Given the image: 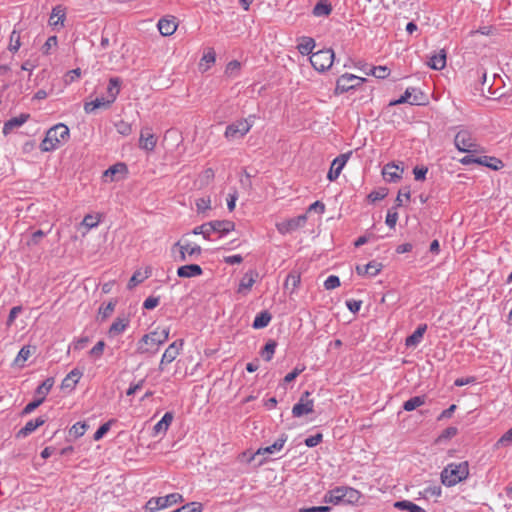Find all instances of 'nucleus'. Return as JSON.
<instances>
[{"mask_svg":"<svg viewBox=\"0 0 512 512\" xmlns=\"http://www.w3.org/2000/svg\"><path fill=\"white\" fill-rule=\"evenodd\" d=\"M340 286V279L336 275H330L324 282V287L327 290H332Z\"/></svg>","mask_w":512,"mask_h":512,"instance_id":"obj_54","label":"nucleus"},{"mask_svg":"<svg viewBox=\"0 0 512 512\" xmlns=\"http://www.w3.org/2000/svg\"><path fill=\"white\" fill-rule=\"evenodd\" d=\"M162 499L163 503L165 504V507H168L172 504H176L183 500L182 495L179 493H171L169 495L162 496Z\"/></svg>","mask_w":512,"mask_h":512,"instance_id":"obj_50","label":"nucleus"},{"mask_svg":"<svg viewBox=\"0 0 512 512\" xmlns=\"http://www.w3.org/2000/svg\"><path fill=\"white\" fill-rule=\"evenodd\" d=\"M305 370V366H302V367H299V366H296L290 373H288L283 381L284 383H290L292 382L293 380L296 379V377L301 374L303 371Z\"/></svg>","mask_w":512,"mask_h":512,"instance_id":"obj_58","label":"nucleus"},{"mask_svg":"<svg viewBox=\"0 0 512 512\" xmlns=\"http://www.w3.org/2000/svg\"><path fill=\"white\" fill-rule=\"evenodd\" d=\"M88 428V424L86 422H77L75 423L69 430V435L75 439L84 435Z\"/></svg>","mask_w":512,"mask_h":512,"instance_id":"obj_42","label":"nucleus"},{"mask_svg":"<svg viewBox=\"0 0 512 512\" xmlns=\"http://www.w3.org/2000/svg\"><path fill=\"white\" fill-rule=\"evenodd\" d=\"M287 438L288 437L286 434H282L272 445L266 446L264 448H259L256 454H273L277 451H280L283 448L284 444L286 443Z\"/></svg>","mask_w":512,"mask_h":512,"instance_id":"obj_24","label":"nucleus"},{"mask_svg":"<svg viewBox=\"0 0 512 512\" xmlns=\"http://www.w3.org/2000/svg\"><path fill=\"white\" fill-rule=\"evenodd\" d=\"M458 433V429L454 426L447 427L442 431L440 436L438 437V441L441 442L443 440H448L456 436Z\"/></svg>","mask_w":512,"mask_h":512,"instance_id":"obj_51","label":"nucleus"},{"mask_svg":"<svg viewBox=\"0 0 512 512\" xmlns=\"http://www.w3.org/2000/svg\"><path fill=\"white\" fill-rule=\"evenodd\" d=\"M427 172H428V168L427 167H425V166H421V167L416 166L413 169V174H414L415 180H417V181L425 180Z\"/></svg>","mask_w":512,"mask_h":512,"instance_id":"obj_62","label":"nucleus"},{"mask_svg":"<svg viewBox=\"0 0 512 512\" xmlns=\"http://www.w3.org/2000/svg\"><path fill=\"white\" fill-rule=\"evenodd\" d=\"M402 172L403 169H400L399 166L394 163H388L384 166L382 174L388 182H397L401 179Z\"/></svg>","mask_w":512,"mask_h":512,"instance_id":"obj_20","label":"nucleus"},{"mask_svg":"<svg viewBox=\"0 0 512 512\" xmlns=\"http://www.w3.org/2000/svg\"><path fill=\"white\" fill-rule=\"evenodd\" d=\"M364 82H366L365 78L345 73L337 79L334 94L339 95L346 93L352 89H356Z\"/></svg>","mask_w":512,"mask_h":512,"instance_id":"obj_9","label":"nucleus"},{"mask_svg":"<svg viewBox=\"0 0 512 512\" xmlns=\"http://www.w3.org/2000/svg\"><path fill=\"white\" fill-rule=\"evenodd\" d=\"M172 421H173V414L171 412H166L163 415L162 419L154 425V427H153L154 433L155 434L165 433L167 431L168 427L171 425Z\"/></svg>","mask_w":512,"mask_h":512,"instance_id":"obj_30","label":"nucleus"},{"mask_svg":"<svg viewBox=\"0 0 512 512\" xmlns=\"http://www.w3.org/2000/svg\"><path fill=\"white\" fill-rule=\"evenodd\" d=\"M81 376H82V372L79 369L74 368L62 380L61 388L63 390H65V389L73 390L75 388L76 384L79 382Z\"/></svg>","mask_w":512,"mask_h":512,"instance_id":"obj_21","label":"nucleus"},{"mask_svg":"<svg viewBox=\"0 0 512 512\" xmlns=\"http://www.w3.org/2000/svg\"><path fill=\"white\" fill-rule=\"evenodd\" d=\"M315 47V41L311 37H302L301 42L298 44L297 49L302 55H309L312 53L313 48Z\"/></svg>","mask_w":512,"mask_h":512,"instance_id":"obj_35","label":"nucleus"},{"mask_svg":"<svg viewBox=\"0 0 512 512\" xmlns=\"http://www.w3.org/2000/svg\"><path fill=\"white\" fill-rule=\"evenodd\" d=\"M46 420L40 416L34 420L28 421L24 427L17 432L18 438H24L33 433L38 427L42 426Z\"/></svg>","mask_w":512,"mask_h":512,"instance_id":"obj_19","label":"nucleus"},{"mask_svg":"<svg viewBox=\"0 0 512 512\" xmlns=\"http://www.w3.org/2000/svg\"><path fill=\"white\" fill-rule=\"evenodd\" d=\"M361 498V493L348 486H338L334 489L329 490L323 501L333 505H350L356 504Z\"/></svg>","mask_w":512,"mask_h":512,"instance_id":"obj_1","label":"nucleus"},{"mask_svg":"<svg viewBox=\"0 0 512 512\" xmlns=\"http://www.w3.org/2000/svg\"><path fill=\"white\" fill-rule=\"evenodd\" d=\"M111 105L110 101L107 98L101 97L96 98L94 101L85 102L84 111L88 114L93 113L96 109L99 108H109Z\"/></svg>","mask_w":512,"mask_h":512,"instance_id":"obj_27","label":"nucleus"},{"mask_svg":"<svg viewBox=\"0 0 512 512\" xmlns=\"http://www.w3.org/2000/svg\"><path fill=\"white\" fill-rule=\"evenodd\" d=\"M163 508L166 507L165 504L163 503L162 497H153L150 500H148L145 505V509L149 512H155Z\"/></svg>","mask_w":512,"mask_h":512,"instance_id":"obj_43","label":"nucleus"},{"mask_svg":"<svg viewBox=\"0 0 512 512\" xmlns=\"http://www.w3.org/2000/svg\"><path fill=\"white\" fill-rule=\"evenodd\" d=\"M426 100V96L422 91L412 87L411 105H423Z\"/></svg>","mask_w":512,"mask_h":512,"instance_id":"obj_46","label":"nucleus"},{"mask_svg":"<svg viewBox=\"0 0 512 512\" xmlns=\"http://www.w3.org/2000/svg\"><path fill=\"white\" fill-rule=\"evenodd\" d=\"M202 253L199 245H192L180 239L171 247V256L175 262H186L188 260L197 259Z\"/></svg>","mask_w":512,"mask_h":512,"instance_id":"obj_5","label":"nucleus"},{"mask_svg":"<svg viewBox=\"0 0 512 512\" xmlns=\"http://www.w3.org/2000/svg\"><path fill=\"white\" fill-rule=\"evenodd\" d=\"M203 270L198 264H188L180 266L177 269V275L180 278H192L202 275Z\"/></svg>","mask_w":512,"mask_h":512,"instance_id":"obj_18","label":"nucleus"},{"mask_svg":"<svg viewBox=\"0 0 512 512\" xmlns=\"http://www.w3.org/2000/svg\"><path fill=\"white\" fill-rule=\"evenodd\" d=\"M114 308H115V304L113 302H109L105 306L102 305L99 308V315H101L102 318L105 319V318L109 317L113 313Z\"/></svg>","mask_w":512,"mask_h":512,"instance_id":"obj_60","label":"nucleus"},{"mask_svg":"<svg viewBox=\"0 0 512 512\" xmlns=\"http://www.w3.org/2000/svg\"><path fill=\"white\" fill-rule=\"evenodd\" d=\"M117 131L122 135H129L132 132L131 125L125 121H119L116 124Z\"/></svg>","mask_w":512,"mask_h":512,"instance_id":"obj_63","label":"nucleus"},{"mask_svg":"<svg viewBox=\"0 0 512 512\" xmlns=\"http://www.w3.org/2000/svg\"><path fill=\"white\" fill-rule=\"evenodd\" d=\"M54 385V379L53 378H47L45 379L36 389L35 394L42 399L45 400L47 394L50 392L51 388Z\"/></svg>","mask_w":512,"mask_h":512,"instance_id":"obj_36","label":"nucleus"},{"mask_svg":"<svg viewBox=\"0 0 512 512\" xmlns=\"http://www.w3.org/2000/svg\"><path fill=\"white\" fill-rule=\"evenodd\" d=\"M367 75H373L378 79H385L389 76L390 70L386 66H373L369 68V71H366Z\"/></svg>","mask_w":512,"mask_h":512,"instance_id":"obj_41","label":"nucleus"},{"mask_svg":"<svg viewBox=\"0 0 512 512\" xmlns=\"http://www.w3.org/2000/svg\"><path fill=\"white\" fill-rule=\"evenodd\" d=\"M427 330V324H420L417 329L406 338L405 345L407 347H416L423 338V335L425 334Z\"/></svg>","mask_w":512,"mask_h":512,"instance_id":"obj_22","label":"nucleus"},{"mask_svg":"<svg viewBox=\"0 0 512 512\" xmlns=\"http://www.w3.org/2000/svg\"><path fill=\"white\" fill-rule=\"evenodd\" d=\"M148 277L149 273L147 271L144 274L140 271L134 272V274L132 275L128 282L127 288L130 290L135 288L138 284L142 283Z\"/></svg>","mask_w":512,"mask_h":512,"instance_id":"obj_44","label":"nucleus"},{"mask_svg":"<svg viewBox=\"0 0 512 512\" xmlns=\"http://www.w3.org/2000/svg\"><path fill=\"white\" fill-rule=\"evenodd\" d=\"M112 422L113 420H109L108 422L102 424L94 433L93 439L95 441H99L100 439H102L103 436L110 430Z\"/></svg>","mask_w":512,"mask_h":512,"instance_id":"obj_49","label":"nucleus"},{"mask_svg":"<svg viewBox=\"0 0 512 512\" xmlns=\"http://www.w3.org/2000/svg\"><path fill=\"white\" fill-rule=\"evenodd\" d=\"M69 136V128L63 123H58L46 132V136L40 144V149L43 152L53 151L65 143Z\"/></svg>","mask_w":512,"mask_h":512,"instance_id":"obj_3","label":"nucleus"},{"mask_svg":"<svg viewBox=\"0 0 512 512\" xmlns=\"http://www.w3.org/2000/svg\"><path fill=\"white\" fill-rule=\"evenodd\" d=\"M427 65L434 70H442L446 66V52L440 50L438 53L432 55L427 62Z\"/></svg>","mask_w":512,"mask_h":512,"instance_id":"obj_23","label":"nucleus"},{"mask_svg":"<svg viewBox=\"0 0 512 512\" xmlns=\"http://www.w3.org/2000/svg\"><path fill=\"white\" fill-rule=\"evenodd\" d=\"M214 232L219 233L220 236L226 235L235 229L234 222L230 220H215L212 221Z\"/></svg>","mask_w":512,"mask_h":512,"instance_id":"obj_25","label":"nucleus"},{"mask_svg":"<svg viewBox=\"0 0 512 512\" xmlns=\"http://www.w3.org/2000/svg\"><path fill=\"white\" fill-rule=\"evenodd\" d=\"M120 86H121L120 78H118V77L110 78L109 84L107 87V97L106 98L110 101L111 104L116 100V98L120 92Z\"/></svg>","mask_w":512,"mask_h":512,"instance_id":"obj_26","label":"nucleus"},{"mask_svg":"<svg viewBox=\"0 0 512 512\" xmlns=\"http://www.w3.org/2000/svg\"><path fill=\"white\" fill-rule=\"evenodd\" d=\"M478 165L486 166L492 170H500L504 167L502 160L493 156H480Z\"/></svg>","mask_w":512,"mask_h":512,"instance_id":"obj_29","label":"nucleus"},{"mask_svg":"<svg viewBox=\"0 0 512 512\" xmlns=\"http://www.w3.org/2000/svg\"><path fill=\"white\" fill-rule=\"evenodd\" d=\"M423 404H425V396H414L404 402L403 409L405 411H413Z\"/></svg>","mask_w":512,"mask_h":512,"instance_id":"obj_38","label":"nucleus"},{"mask_svg":"<svg viewBox=\"0 0 512 512\" xmlns=\"http://www.w3.org/2000/svg\"><path fill=\"white\" fill-rule=\"evenodd\" d=\"M157 143V138L152 132V128L144 127L140 132L139 147L146 151H153Z\"/></svg>","mask_w":512,"mask_h":512,"instance_id":"obj_13","label":"nucleus"},{"mask_svg":"<svg viewBox=\"0 0 512 512\" xmlns=\"http://www.w3.org/2000/svg\"><path fill=\"white\" fill-rule=\"evenodd\" d=\"M351 154L352 152L340 154L332 161L330 170L327 174V178L329 179V181H335L339 177L343 167L347 163Z\"/></svg>","mask_w":512,"mask_h":512,"instance_id":"obj_12","label":"nucleus"},{"mask_svg":"<svg viewBox=\"0 0 512 512\" xmlns=\"http://www.w3.org/2000/svg\"><path fill=\"white\" fill-rule=\"evenodd\" d=\"M468 476L469 464L467 461L450 463L441 472V482L447 487H452Z\"/></svg>","mask_w":512,"mask_h":512,"instance_id":"obj_4","label":"nucleus"},{"mask_svg":"<svg viewBox=\"0 0 512 512\" xmlns=\"http://www.w3.org/2000/svg\"><path fill=\"white\" fill-rule=\"evenodd\" d=\"M182 346H183L182 339L171 343L162 355L161 364H168V363H171L172 361H174L176 359V357L179 355L180 350L182 349Z\"/></svg>","mask_w":512,"mask_h":512,"instance_id":"obj_15","label":"nucleus"},{"mask_svg":"<svg viewBox=\"0 0 512 512\" xmlns=\"http://www.w3.org/2000/svg\"><path fill=\"white\" fill-rule=\"evenodd\" d=\"M128 324L129 321L127 319L117 318L110 326L108 331L109 336L113 337L122 333L127 328Z\"/></svg>","mask_w":512,"mask_h":512,"instance_id":"obj_34","label":"nucleus"},{"mask_svg":"<svg viewBox=\"0 0 512 512\" xmlns=\"http://www.w3.org/2000/svg\"><path fill=\"white\" fill-rule=\"evenodd\" d=\"M20 46H21L20 35L18 32L13 30L10 35V44H9L8 49L11 52L16 53L19 50Z\"/></svg>","mask_w":512,"mask_h":512,"instance_id":"obj_47","label":"nucleus"},{"mask_svg":"<svg viewBox=\"0 0 512 512\" xmlns=\"http://www.w3.org/2000/svg\"><path fill=\"white\" fill-rule=\"evenodd\" d=\"M35 351V347L32 346H24L19 351L15 363L19 366H22L23 363L32 355V353Z\"/></svg>","mask_w":512,"mask_h":512,"instance_id":"obj_40","label":"nucleus"},{"mask_svg":"<svg viewBox=\"0 0 512 512\" xmlns=\"http://www.w3.org/2000/svg\"><path fill=\"white\" fill-rule=\"evenodd\" d=\"M64 19H65L64 9L61 8L60 6L53 8L52 14L50 17V24L53 26H56V25H58L59 22H61V25H63Z\"/></svg>","mask_w":512,"mask_h":512,"instance_id":"obj_45","label":"nucleus"},{"mask_svg":"<svg viewBox=\"0 0 512 512\" xmlns=\"http://www.w3.org/2000/svg\"><path fill=\"white\" fill-rule=\"evenodd\" d=\"M411 97H412V87H409L405 90L404 94L396 99V100H393L390 102V106H396V105H400V104H403V103H409L410 104V101H411Z\"/></svg>","mask_w":512,"mask_h":512,"instance_id":"obj_48","label":"nucleus"},{"mask_svg":"<svg viewBox=\"0 0 512 512\" xmlns=\"http://www.w3.org/2000/svg\"><path fill=\"white\" fill-rule=\"evenodd\" d=\"M104 348H105V342L101 340L95 344V346L90 350L89 353L91 356L99 358L102 356Z\"/></svg>","mask_w":512,"mask_h":512,"instance_id":"obj_61","label":"nucleus"},{"mask_svg":"<svg viewBox=\"0 0 512 512\" xmlns=\"http://www.w3.org/2000/svg\"><path fill=\"white\" fill-rule=\"evenodd\" d=\"M329 506H314L310 508H300L298 512H330Z\"/></svg>","mask_w":512,"mask_h":512,"instance_id":"obj_64","label":"nucleus"},{"mask_svg":"<svg viewBox=\"0 0 512 512\" xmlns=\"http://www.w3.org/2000/svg\"><path fill=\"white\" fill-rule=\"evenodd\" d=\"M127 172V166L124 163H117L111 167H109L107 170H105L103 176L105 178H110V181L116 180L115 176L117 174H125Z\"/></svg>","mask_w":512,"mask_h":512,"instance_id":"obj_32","label":"nucleus"},{"mask_svg":"<svg viewBox=\"0 0 512 512\" xmlns=\"http://www.w3.org/2000/svg\"><path fill=\"white\" fill-rule=\"evenodd\" d=\"M334 51L332 49H322L310 56V63L317 71L328 70L334 61Z\"/></svg>","mask_w":512,"mask_h":512,"instance_id":"obj_8","label":"nucleus"},{"mask_svg":"<svg viewBox=\"0 0 512 512\" xmlns=\"http://www.w3.org/2000/svg\"><path fill=\"white\" fill-rule=\"evenodd\" d=\"M309 396L310 392L305 391L299 401L293 406L292 415L294 417H301L314 411V402L309 399Z\"/></svg>","mask_w":512,"mask_h":512,"instance_id":"obj_10","label":"nucleus"},{"mask_svg":"<svg viewBox=\"0 0 512 512\" xmlns=\"http://www.w3.org/2000/svg\"><path fill=\"white\" fill-rule=\"evenodd\" d=\"M418 505H416L415 503L411 502V501H408V500H403V501H397L395 504H394V507L395 508H398L400 510H407L409 512H412L414 511V508H416Z\"/></svg>","mask_w":512,"mask_h":512,"instance_id":"obj_56","label":"nucleus"},{"mask_svg":"<svg viewBox=\"0 0 512 512\" xmlns=\"http://www.w3.org/2000/svg\"><path fill=\"white\" fill-rule=\"evenodd\" d=\"M386 196H387V189L381 188L379 190H374V191L370 192L368 195V199L371 202H376V201L384 199Z\"/></svg>","mask_w":512,"mask_h":512,"instance_id":"obj_52","label":"nucleus"},{"mask_svg":"<svg viewBox=\"0 0 512 512\" xmlns=\"http://www.w3.org/2000/svg\"><path fill=\"white\" fill-rule=\"evenodd\" d=\"M178 23L175 16H166L158 21L157 27L161 35L170 36L175 33Z\"/></svg>","mask_w":512,"mask_h":512,"instance_id":"obj_14","label":"nucleus"},{"mask_svg":"<svg viewBox=\"0 0 512 512\" xmlns=\"http://www.w3.org/2000/svg\"><path fill=\"white\" fill-rule=\"evenodd\" d=\"M277 347V342L275 340L270 339L261 351V356L265 361H270L273 358Z\"/></svg>","mask_w":512,"mask_h":512,"instance_id":"obj_39","label":"nucleus"},{"mask_svg":"<svg viewBox=\"0 0 512 512\" xmlns=\"http://www.w3.org/2000/svg\"><path fill=\"white\" fill-rule=\"evenodd\" d=\"M272 319L271 314L268 311H262L258 313L253 321L252 327L254 329H261L270 323Z\"/></svg>","mask_w":512,"mask_h":512,"instance_id":"obj_33","label":"nucleus"},{"mask_svg":"<svg viewBox=\"0 0 512 512\" xmlns=\"http://www.w3.org/2000/svg\"><path fill=\"white\" fill-rule=\"evenodd\" d=\"M30 118V114L28 113H21L17 117H13L9 120H7L3 125V134L5 136L9 135L14 129L21 127L24 123L28 121Z\"/></svg>","mask_w":512,"mask_h":512,"instance_id":"obj_16","label":"nucleus"},{"mask_svg":"<svg viewBox=\"0 0 512 512\" xmlns=\"http://www.w3.org/2000/svg\"><path fill=\"white\" fill-rule=\"evenodd\" d=\"M396 207L388 210V213L386 215V219H385V223L390 227V228H394L396 223H397V220H398V213L396 211H394Z\"/></svg>","mask_w":512,"mask_h":512,"instance_id":"obj_55","label":"nucleus"},{"mask_svg":"<svg viewBox=\"0 0 512 512\" xmlns=\"http://www.w3.org/2000/svg\"><path fill=\"white\" fill-rule=\"evenodd\" d=\"M456 148L461 152L476 153L479 151V145L476 139L468 130H460L454 138Z\"/></svg>","mask_w":512,"mask_h":512,"instance_id":"obj_7","label":"nucleus"},{"mask_svg":"<svg viewBox=\"0 0 512 512\" xmlns=\"http://www.w3.org/2000/svg\"><path fill=\"white\" fill-rule=\"evenodd\" d=\"M382 267H383V265L381 263L373 260L363 266L357 265L356 272L360 276L368 275V276L372 277V276H376L382 270Z\"/></svg>","mask_w":512,"mask_h":512,"instance_id":"obj_17","label":"nucleus"},{"mask_svg":"<svg viewBox=\"0 0 512 512\" xmlns=\"http://www.w3.org/2000/svg\"><path fill=\"white\" fill-rule=\"evenodd\" d=\"M254 116L237 120L226 127L225 138L229 141L243 138L252 128Z\"/></svg>","mask_w":512,"mask_h":512,"instance_id":"obj_6","label":"nucleus"},{"mask_svg":"<svg viewBox=\"0 0 512 512\" xmlns=\"http://www.w3.org/2000/svg\"><path fill=\"white\" fill-rule=\"evenodd\" d=\"M169 338V329L163 328L145 334L137 343L138 354H154L158 351L160 345L165 343Z\"/></svg>","mask_w":512,"mask_h":512,"instance_id":"obj_2","label":"nucleus"},{"mask_svg":"<svg viewBox=\"0 0 512 512\" xmlns=\"http://www.w3.org/2000/svg\"><path fill=\"white\" fill-rule=\"evenodd\" d=\"M332 11V6L326 0H320L313 8V15L317 17L328 16Z\"/></svg>","mask_w":512,"mask_h":512,"instance_id":"obj_37","label":"nucleus"},{"mask_svg":"<svg viewBox=\"0 0 512 512\" xmlns=\"http://www.w3.org/2000/svg\"><path fill=\"white\" fill-rule=\"evenodd\" d=\"M322 439H323V435L321 433H317L315 435H312V436L306 438L304 442H305V445L308 447H315L319 443L322 442Z\"/></svg>","mask_w":512,"mask_h":512,"instance_id":"obj_59","label":"nucleus"},{"mask_svg":"<svg viewBox=\"0 0 512 512\" xmlns=\"http://www.w3.org/2000/svg\"><path fill=\"white\" fill-rule=\"evenodd\" d=\"M300 282V273H298L297 271H292L286 277L284 288L286 290H290V292L293 293L298 288Z\"/></svg>","mask_w":512,"mask_h":512,"instance_id":"obj_31","label":"nucleus"},{"mask_svg":"<svg viewBox=\"0 0 512 512\" xmlns=\"http://www.w3.org/2000/svg\"><path fill=\"white\" fill-rule=\"evenodd\" d=\"M57 43H58L57 36L54 35V36L48 37V39L46 40V42L43 44V46L41 48L42 53L46 54V55L49 54L51 48L56 47Z\"/></svg>","mask_w":512,"mask_h":512,"instance_id":"obj_53","label":"nucleus"},{"mask_svg":"<svg viewBox=\"0 0 512 512\" xmlns=\"http://www.w3.org/2000/svg\"><path fill=\"white\" fill-rule=\"evenodd\" d=\"M44 401L39 397L32 402L28 403L24 409L22 410V415H27L33 412L36 408H38Z\"/></svg>","mask_w":512,"mask_h":512,"instance_id":"obj_57","label":"nucleus"},{"mask_svg":"<svg viewBox=\"0 0 512 512\" xmlns=\"http://www.w3.org/2000/svg\"><path fill=\"white\" fill-rule=\"evenodd\" d=\"M307 221L306 214L288 219L284 222L277 224V229L281 234L291 233L305 225Z\"/></svg>","mask_w":512,"mask_h":512,"instance_id":"obj_11","label":"nucleus"},{"mask_svg":"<svg viewBox=\"0 0 512 512\" xmlns=\"http://www.w3.org/2000/svg\"><path fill=\"white\" fill-rule=\"evenodd\" d=\"M258 275V272L255 270H250L246 272L240 281L238 291L242 292L243 290H250L253 284L255 283Z\"/></svg>","mask_w":512,"mask_h":512,"instance_id":"obj_28","label":"nucleus"}]
</instances>
